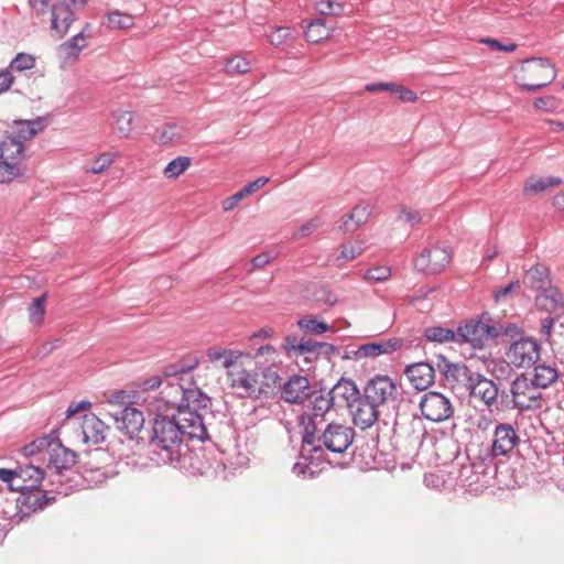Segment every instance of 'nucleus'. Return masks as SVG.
<instances>
[{
  "label": "nucleus",
  "mask_w": 564,
  "mask_h": 564,
  "mask_svg": "<svg viewBox=\"0 0 564 564\" xmlns=\"http://www.w3.org/2000/svg\"><path fill=\"white\" fill-rule=\"evenodd\" d=\"M208 437L200 413L180 411L167 415L156 413L152 424L151 446L158 459L174 468H185L188 456L187 440Z\"/></svg>",
  "instance_id": "obj_1"
},
{
  "label": "nucleus",
  "mask_w": 564,
  "mask_h": 564,
  "mask_svg": "<svg viewBox=\"0 0 564 564\" xmlns=\"http://www.w3.org/2000/svg\"><path fill=\"white\" fill-rule=\"evenodd\" d=\"M354 437V429L345 424L332 422L319 433L318 422L307 416L302 420V454L323 448L341 454L352 444Z\"/></svg>",
  "instance_id": "obj_2"
},
{
  "label": "nucleus",
  "mask_w": 564,
  "mask_h": 564,
  "mask_svg": "<svg viewBox=\"0 0 564 564\" xmlns=\"http://www.w3.org/2000/svg\"><path fill=\"white\" fill-rule=\"evenodd\" d=\"M186 376L187 373L165 372L161 390L144 399L143 402L147 409L153 413L189 411L188 409H183Z\"/></svg>",
  "instance_id": "obj_3"
},
{
  "label": "nucleus",
  "mask_w": 564,
  "mask_h": 564,
  "mask_svg": "<svg viewBox=\"0 0 564 564\" xmlns=\"http://www.w3.org/2000/svg\"><path fill=\"white\" fill-rule=\"evenodd\" d=\"M556 77L555 67L546 58L523 61L514 70V80L522 90L534 93L550 85Z\"/></svg>",
  "instance_id": "obj_4"
},
{
  "label": "nucleus",
  "mask_w": 564,
  "mask_h": 564,
  "mask_svg": "<svg viewBox=\"0 0 564 564\" xmlns=\"http://www.w3.org/2000/svg\"><path fill=\"white\" fill-rule=\"evenodd\" d=\"M24 145L21 140L0 141V183H10L23 175Z\"/></svg>",
  "instance_id": "obj_5"
},
{
  "label": "nucleus",
  "mask_w": 564,
  "mask_h": 564,
  "mask_svg": "<svg viewBox=\"0 0 564 564\" xmlns=\"http://www.w3.org/2000/svg\"><path fill=\"white\" fill-rule=\"evenodd\" d=\"M496 458L497 457L491 456L488 451H485V453L476 457L469 466L464 467L460 470L464 486L473 491L487 488L497 473Z\"/></svg>",
  "instance_id": "obj_6"
},
{
  "label": "nucleus",
  "mask_w": 564,
  "mask_h": 564,
  "mask_svg": "<svg viewBox=\"0 0 564 564\" xmlns=\"http://www.w3.org/2000/svg\"><path fill=\"white\" fill-rule=\"evenodd\" d=\"M497 337L496 324L487 314L457 328V344H468L475 349H481L489 339Z\"/></svg>",
  "instance_id": "obj_7"
},
{
  "label": "nucleus",
  "mask_w": 564,
  "mask_h": 564,
  "mask_svg": "<svg viewBox=\"0 0 564 564\" xmlns=\"http://www.w3.org/2000/svg\"><path fill=\"white\" fill-rule=\"evenodd\" d=\"M513 409L520 412L534 411L543 406L541 390L525 375L518 376L510 384Z\"/></svg>",
  "instance_id": "obj_8"
},
{
  "label": "nucleus",
  "mask_w": 564,
  "mask_h": 564,
  "mask_svg": "<svg viewBox=\"0 0 564 564\" xmlns=\"http://www.w3.org/2000/svg\"><path fill=\"white\" fill-rule=\"evenodd\" d=\"M362 392L382 411L393 406L399 394L397 383L386 375H377L368 380Z\"/></svg>",
  "instance_id": "obj_9"
},
{
  "label": "nucleus",
  "mask_w": 564,
  "mask_h": 564,
  "mask_svg": "<svg viewBox=\"0 0 564 564\" xmlns=\"http://www.w3.org/2000/svg\"><path fill=\"white\" fill-rule=\"evenodd\" d=\"M541 347L536 339L521 336L506 350L508 361L517 368H530L540 359Z\"/></svg>",
  "instance_id": "obj_10"
},
{
  "label": "nucleus",
  "mask_w": 564,
  "mask_h": 564,
  "mask_svg": "<svg viewBox=\"0 0 564 564\" xmlns=\"http://www.w3.org/2000/svg\"><path fill=\"white\" fill-rule=\"evenodd\" d=\"M422 415L432 422H444L454 414V405L449 398L436 391H429L421 397L419 403Z\"/></svg>",
  "instance_id": "obj_11"
},
{
  "label": "nucleus",
  "mask_w": 564,
  "mask_h": 564,
  "mask_svg": "<svg viewBox=\"0 0 564 564\" xmlns=\"http://www.w3.org/2000/svg\"><path fill=\"white\" fill-rule=\"evenodd\" d=\"M87 0H57L51 7V29L63 37L76 20L75 9L85 7Z\"/></svg>",
  "instance_id": "obj_12"
},
{
  "label": "nucleus",
  "mask_w": 564,
  "mask_h": 564,
  "mask_svg": "<svg viewBox=\"0 0 564 564\" xmlns=\"http://www.w3.org/2000/svg\"><path fill=\"white\" fill-rule=\"evenodd\" d=\"M452 259V251L445 246L425 248L414 261V267L424 273L442 272Z\"/></svg>",
  "instance_id": "obj_13"
},
{
  "label": "nucleus",
  "mask_w": 564,
  "mask_h": 564,
  "mask_svg": "<svg viewBox=\"0 0 564 564\" xmlns=\"http://www.w3.org/2000/svg\"><path fill=\"white\" fill-rule=\"evenodd\" d=\"M520 443L516 429L510 423H498L492 433L491 444L486 448L491 456L507 457Z\"/></svg>",
  "instance_id": "obj_14"
},
{
  "label": "nucleus",
  "mask_w": 564,
  "mask_h": 564,
  "mask_svg": "<svg viewBox=\"0 0 564 564\" xmlns=\"http://www.w3.org/2000/svg\"><path fill=\"white\" fill-rule=\"evenodd\" d=\"M349 412L354 424L361 430H366L378 422L379 416L383 411L369 400L366 393L362 392L354 403L349 404Z\"/></svg>",
  "instance_id": "obj_15"
},
{
  "label": "nucleus",
  "mask_w": 564,
  "mask_h": 564,
  "mask_svg": "<svg viewBox=\"0 0 564 564\" xmlns=\"http://www.w3.org/2000/svg\"><path fill=\"white\" fill-rule=\"evenodd\" d=\"M466 389L471 398L479 400L489 409L497 403V384L479 372L474 373Z\"/></svg>",
  "instance_id": "obj_16"
},
{
  "label": "nucleus",
  "mask_w": 564,
  "mask_h": 564,
  "mask_svg": "<svg viewBox=\"0 0 564 564\" xmlns=\"http://www.w3.org/2000/svg\"><path fill=\"white\" fill-rule=\"evenodd\" d=\"M113 417L117 427L131 440L138 437L144 425L143 413L133 406L123 408Z\"/></svg>",
  "instance_id": "obj_17"
},
{
  "label": "nucleus",
  "mask_w": 564,
  "mask_h": 564,
  "mask_svg": "<svg viewBox=\"0 0 564 564\" xmlns=\"http://www.w3.org/2000/svg\"><path fill=\"white\" fill-rule=\"evenodd\" d=\"M310 381L304 376L294 375L283 384L281 397L288 403H303L312 393Z\"/></svg>",
  "instance_id": "obj_18"
},
{
  "label": "nucleus",
  "mask_w": 564,
  "mask_h": 564,
  "mask_svg": "<svg viewBox=\"0 0 564 564\" xmlns=\"http://www.w3.org/2000/svg\"><path fill=\"white\" fill-rule=\"evenodd\" d=\"M229 378L231 380V386L241 390L247 397L258 398L263 392L256 371L242 368L238 370H230Z\"/></svg>",
  "instance_id": "obj_19"
},
{
  "label": "nucleus",
  "mask_w": 564,
  "mask_h": 564,
  "mask_svg": "<svg viewBox=\"0 0 564 564\" xmlns=\"http://www.w3.org/2000/svg\"><path fill=\"white\" fill-rule=\"evenodd\" d=\"M89 29L90 24L87 23L82 32L58 46L57 51L63 65H72L78 59L80 52L87 46L86 40L89 34H86V31Z\"/></svg>",
  "instance_id": "obj_20"
},
{
  "label": "nucleus",
  "mask_w": 564,
  "mask_h": 564,
  "mask_svg": "<svg viewBox=\"0 0 564 564\" xmlns=\"http://www.w3.org/2000/svg\"><path fill=\"white\" fill-rule=\"evenodd\" d=\"M45 462L47 467L54 468L56 471L68 468L75 464V453L67 449L56 438H51L50 447H47Z\"/></svg>",
  "instance_id": "obj_21"
},
{
  "label": "nucleus",
  "mask_w": 564,
  "mask_h": 564,
  "mask_svg": "<svg viewBox=\"0 0 564 564\" xmlns=\"http://www.w3.org/2000/svg\"><path fill=\"white\" fill-rule=\"evenodd\" d=\"M83 442L97 445L105 441L108 426L94 413L84 414L80 424Z\"/></svg>",
  "instance_id": "obj_22"
},
{
  "label": "nucleus",
  "mask_w": 564,
  "mask_h": 564,
  "mask_svg": "<svg viewBox=\"0 0 564 564\" xmlns=\"http://www.w3.org/2000/svg\"><path fill=\"white\" fill-rule=\"evenodd\" d=\"M405 375L416 390H426L435 381V370L427 362H417L405 368Z\"/></svg>",
  "instance_id": "obj_23"
},
{
  "label": "nucleus",
  "mask_w": 564,
  "mask_h": 564,
  "mask_svg": "<svg viewBox=\"0 0 564 564\" xmlns=\"http://www.w3.org/2000/svg\"><path fill=\"white\" fill-rule=\"evenodd\" d=\"M442 361L437 365L441 372L445 377L446 381L455 387L456 384H464L467 387L470 378L474 377V371H471L464 364H454L446 360L444 357H441Z\"/></svg>",
  "instance_id": "obj_24"
},
{
  "label": "nucleus",
  "mask_w": 564,
  "mask_h": 564,
  "mask_svg": "<svg viewBox=\"0 0 564 564\" xmlns=\"http://www.w3.org/2000/svg\"><path fill=\"white\" fill-rule=\"evenodd\" d=\"M210 399L195 384L193 378L187 373L185 378L184 403L183 409L195 411L207 409Z\"/></svg>",
  "instance_id": "obj_25"
},
{
  "label": "nucleus",
  "mask_w": 564,
  "mask_h": 564,
  "mask_svg": "<svg viewBox=\"0 0 564 564\" xmlns=\"http://www.w3.org/2000/svg\"><path fill=\"white\" fill-rule=\"evenodd\" d=\"M310 398V405L308 410L305 411L301 415L300 425L302 426V420L304 416L311 417L315 422L322 423L324 415L332 409L334 405V402L328 394V392L324 393L322 391L319 392H312Z\"/></svg>",
  "instance_id": "obj_26"
},
{
  "label": "nucleus",
  "mask_w": 564,
  "mask_h": 564,
  "mask_svg": "<svg viewBox=\"0 0 564 564\" xmlns=\"http://www.w3.org/2000/svg\"><path fill=\"white\" fill-rule=\"evenodd\" d=\"M535 304L538 308L561 315L564 313V302L562 294L555 288H546L540 291L535 296Z\"/></svg>",
  "instance_id": "obj_27"
},
{
  "label": "nucleus",
  "mask_w": 564,
  "mask_h": 564,
  "mask_svg": "<svg viewBox=\"0 0 564 564\" xmlns=\"http://www.w3.org/2000/svg\"><path fill=\"white\" fill-rule=\"evenodd\" d=\"M401 345L402 343L398 338L367 343L357 349L356 356L357 358L378 357L398 350Z\"/></svg>",
  "instance_id": "obj_28"
},
{
  "label": "nucleus",
  "mask_w": 564,
  "mask_h": 564,
  "mask_svg": "<svg viewBox=\"0 0 564 564\" xmlns=\"http://www.w3.org/2000/svg\"><path fill=\"white\" fill-rule=\"evenodd\" d=\"M44 473L40 467H36L32 464L25 465L24 467H20L17 469V480L15 482L20 484L19 492H24V490L37 489L43 480Z\"/></svg>",
  "instance_id": "obj_29"
},
{
  "label": "nucleus",
  "mask_w": 564,
  "mask_h": 564,
  "mask_svg": "<svg viewBox=\"0 0 564 564\" xmlns=\"http://www.w3.org/2000/svg\"><path fill=\"white\" fill-rule=\"evenodd\" d=\"M53 498L48 497L45 491L37 489L24 490L18 498V503L21 505V511L34 512L47 506Z\"/></svg>",
  "instance_id": "obj_30"
},
{
  "label": "nucleus",
  "mask_w": 564,
  "mask_h": 564,
  "mask_svg": "<svg viewBox=\"0 0 564 564\" xmlns=\"http://www.w3.org/2000/svg\"><path fill=\"white\" fill-rule=\"evenodd\" d=\"M328 394L334 403L336 400H343L349 409V404L354 403L355 400L358 399L360 391L351 379L341 378L328 391Z\"/></svg>",
  "instance_id": "obj_31"
},
{
  "label": "nucleus",
  "mask_w": 564,
  "mask_h": 564,
  "mask_svg": "<svg viewBox=\"0 0 564 564\" xmlns=\"http://www.w3.org/2000/svg\"><path fill=\"white\" fill-rule=\"evenodd\" d=\"M372 212V206L368 203H361L354 207L343 219L341 227L345 231H355L364 225Z\"/></svg>",
  "instance_id": "obj_32"
},
{
  "label": "nucleus",
  "mask_w": 564,
  "mask_h": 564,
  "mask_svg": "<svg viewBox=\"0 0 564 564\" xmlns=\"http://www.w3.org/2000/svg\"><path fill=\"white\" fill-rule=\"evenodd\" d=\"M111 117L115 131L122 138H129L134 130V112L117 109L111 112Z\"/></svg>",
  "instance_id": "obj_33"
},
{
  "label": "nucleus",
  "mask_w": 564,
  "mask_h": 564,
  "mask_svg": "<svg viewBox=\"0 0 564 564\" xmlns=\"http://www.w3.org/2000/svg\"><path fill=\"white\" fill-rule=\"evenodd\" d=\"M562 184V178L557 176H546V177H529L523 186L524 195H538L544 193L551 187H555Z\"/></svg>",
  "instance_id": "obj_34"
},
{
  "label": "nucleus",
  "mask_w": 564,
  "mask_h": 564,
  "mask_svg": "<svg viewBox=\"0 0 564 564\" xmlns=\"http://www.w3.org/2000/svg\"><path fill=\"white\" fill-rule=\"evenodd\" d=\"M558 378L557 369L546 364H539L534 367L530 380L540 389H546Z\"/></svg>",
  "instance_id": "obj_35"
},
{
  "label": "nucleus",
  "mask_w": 564,
  "mask_h": 564,
  "mask_svg": "<svg viewBox=\"0 0 564 564\" xmlns=\"http://www.w3.org/2000/svg\"><path fill=\"white\" fill-rule=\"evenodd\" d=\"M424 337L429 341L445 344L457 343V330L443 326H430L424 329Z\"/></svg>",
  "instance_id": "obj_36"
},
{
  "label": "nucleus",
  "mask_w": 564,
  "mask_h": 564,
  "mask_svg": "<svg viewBox=\"0 0 564 564\" xmlns=\"http://www.w3.org/2000/svg\"><path fill=\"white\" fill-rule=\"evenodd\" d=\"M524 283L538 291L546 289L550 283L547 269L542 265L532 267L524 278Z\"/></svg>",
  "instance_id": "obj_37"
},
{
  "label": "nucleus",
  "mask_w": 564,
  "mask_h": 564,
  "mask_svg": "<svg viewBox=\"0 0 564 564\" xmlns=\"http://www.w3.org/2000/svg\"><path fill=\"white\" fill-rule=\"evenodd\" d=\"M185 135L183 127L176 123H166L156 130L155 139L160 144L174 143Z\"/></svg>",
  "instance_id": "obj_38"
},
{
  "label": "nucleus",
  "mask_w": 564,
  "mask_h": 564,
  "mask_svg": "<svg viewBox=\"0 0 564 564\" xmlns=\"http://www.w3.org/2000/svg\"><path fill=\"white\" fill-rule=\"evenodd\" d=\"M107 28L111 30H127L134 25V17L119 10L107 14Z\"/></svg>",
  "instance_id": "obj_39"
},
{
  "label": "nucleus",
  "mask_w": 564,
  "mask_h": 564,
  "mask_svg": "<svg viewBox=\"0 0 564 564\" xmlns=\"http://www.w3.org/2000/svg\"><path fill=\"white\" fill-rule=\"evenodd\" d=\"M52 437H40L32 443L25 445L23 447V453L25 456H37V460L44 463L46 457L47 447H50V442Z\"/></svg>",
  "instance_id": "obj_40"
},
{
  "label": "nucleus",
  "mask_w": 564,
  "mask_h": 564,
  "mask_svg": "<svg viewBox=\"0 0 564 564\" xmlns=\"http://www.w3.org/2000/svg\"><path fill=\"white\" fill-rule=\"evenodd\" d=\"M46 296V293H44L34 299L28 308L30 323L35 326L41 325L44 321Z\"/></svg>",
  "instance_id": "obj_41"
},
{
  "label": "nucleus",
  "mask_w": 564,
  "mask_h": 564,
  "mask_svg": "<svg viewBox=\"0 0 564 564\" xmlns=\"http://www.w3.org/2000/svg\"><path fill=\"white\" fill-rule=\"evenodd\" d=\"M189 165L191 159L188 156H177L165 166L163 174L166 178L174 180L183 174Z\"/></svg>",
  "instance_id": "obj_42"
},
{
  "label": "nucleus",
  "mask_w": 564,
  "mask_h": 564,
  "mask_svg": "<svg viewBox=\"0 0 564 564\" xmlns=\"http://www.w3.org/2000/svg\"><path fill=\"white\" fill-rule=\"evenodd\" d=\"M116 158V153L104 152L94 159L93 164L86 167L85 172L88 174H100L113 164Z\"/></svg>",
  "instance_id": "obj_43"
},
{
  "label": "nucleus",
  "mask_w": 564,
  "mask_h": 564,
  "mask_svg": "<svg viewBox=\"0 0 564 564\" xmlns=\"http://www.w3.org/2000/svg\"><path fill=\"white\" fill-rule=\"evenodd\" d=\"M251 69V63L240 55H235L227 59L225 72L230 75H242Z\"/></svg>",
  "instance_id": "obj_44"
},
{
  "label": "nucleus",
  "mask_w": 564,
  "mask_h": 564,
  "mask_svg": "<svg viewBox=\"0 0 564 564\" xmlns=\"http://www.w3.org/2000/svg\"><path fill=\"white\" fill-rule=\"evenodd\" d=\"M328 31L325 28L323 19H316L312 21L305 31V37L311 43H318L323 39L327 37Z\"/></svg>",
  "instance_id": "obj_45"
},
{
  "label": "nucleus",
  "mask_w": 564,
  "mask_h": 564,
  "mask_svg": "<svg viewBox=\"0 0 564 564\" xmlns=\"http://www.w3.org/2000/svg\"><path fill=\"white\" fill-rule=\"evenodd\" d=\"M296 350V356H294V358L304 357L308 362H312L319 356L317 341L312 339H301Z\"/></svg>",
  "instance_id": "obj_46"
},
{
  "label": "nucleus",
  "mask_w": 564,
  "mask_h": 564,
  "mask_svg": "<svg viewBox=\"0 0 564 564\" xmlns=\"http://www.w3.org/2000/svg\"><path fill=\"white\" fill-rule=\"evenodd\" d=\"M35 66V58L26 53H19L10 63V72H22L31 69Z\"/></svg>",
  "instance_id": "obj_47"
},
{
  "label": "nucleus",
  "mask_w": 564,
  "mask_h": 564,
  "mask_svg": "<svg viewBox=\"0 0 564 564\" xmlns=\"http://www.w3.org/2000/svg\"><path fill=\"white\" fill-rule=\"evenodd\" d=\"M297 325L301 329L316 335L323 334L330 328L325 322L314 318H301L297 322Z\"/></svg>",
  "instance_id": "obj_48"
},
{
  "label": "nucleus",
  "mask_w": 564,
  "mask_h": 564,
  "mask_svg": "<svg viewBox=\"0 0 564 564\" xmlns=\"http://www.w3.org/2000/svg\"><path fill=\"white\" fill-rule=\"evenodd\" d=\"M391 269L388 267H376L362 274V279L368 282H384L391 276Z\"/></svg>",
  "instance_id": "obj_49"
},
{
  "label": "nucleus",
  "mask_w": 564,
  "mask_h": 564,
  "mask_svg": "<svg viewBox=\"0 0 564 564\" xmlns=\"http://www.w3.org/2000/svg\"><path fill=\"white\" fill-rule=\"evenodd\" d=\"M242 356H249V354H243L242 351L239 350L228 349L221 359L223 367L226 368L228 372L230 370L240 369V367H238V361Z\"/></svg>",
  "instance_id": "obj_50"
},
{
  "label": "nucleus",
  "mask_w": 564,
  "mask_h": 564,
  "mask_svg": "<svg viewBox=\"0 0 564 564\" xmlns=\"http://www.w3.org/2000/svg\"><path fill=\"white\" fill-rule=\"evenodd\" d=\"M340 249H341L340 254L337 258V261L340 259H343L345 261L354 260L357 257H359L364 251V248L361 247V245L350 243V242L341 245Z\"/></svg>",
  "instance_id": "obj_51"
},
{
  "label": "nucleus",
  "mask_w": 564,
  "mask_h": 564,
  "mask_svg": "<svg viewBox=\"0 0 564 564\" xmlns=\"http://www.w3.org/2000/svg\"><path fill=\"white\" fill-rule=\"evenodd\" d=\"M496 329L498 330V337L500 335H505L510 337L511 341L518 339L522 336V328L517 324L508 323V324H497Z\"/></svg>",
  "instance_id": "obj_52"
},
{
  "label": "nucleus",
  "mask_w": 564,
  "mask_h": 564,
  "mask_svg": "<svg viewBox=\"0 0 564 564\" xmlns=\"http://www.w3.org/2000/svg\"><path fill=\"white\" fill-rule=\"evenodd\" d=\"M321 226L319 218H312L308 221H306L304 225L301 226V228L293 234L294 238H304L310 235H312L314 231L318 229Z\"/></svg>",
  "instance_id": "obj_53"
},
{
  "label": "nucleus",
  "mask_w": 564,
  "mask_h": 564,
  "mask_svg": "<svg viewBox=\"0 0 564 564\" xmlns=\"http://www.w3.org/2000/svg\"><path fill=\"white\" fill-rule=\"evenodd\" d=\"M316 9L322 14H339L343 6L332 0H321L316 3Z\"/></svg>",
  "instance_id": "obj_54"
},
{
  "label": "nucleus",
  "mask_w": 564,
  "mask_h": 564,
  "mask_svg": "<svg viewBox=\"0 0 564 564\" xmlns=\"http://www.w3.org/2000/svg\"><path fill=\"white\" fill-rule=\"evenodd\" d=\"M29 7L32 11V14L36 18L43 17L51 11V0H29Z\"/></svg>",
  "instance_id": "obj_55"
},
{
  "label": "nucleus",
  "mask_w": 564,
  "mask_h": 564,
  "mask_svg": "<svg viewBox=\"0 0 564 564\" xmlns=\"http://www.w3.org/2000/svg\"><path fill=\"white\" fill-rule=\"evenodd\" d=\"M0 479L8 484V487L12 491H19L21 489L20 484L17 480V469L0 468Z\"/></svg>",
  "instance_id": "obj_56"
},
{
  "label": "nucleus",
  "mask_w": 564,
  "mask_h": 564,
  "mask_svg": "<svg viewBox=\"0 0 564 564\" xmlns=\"http://www.w3.org/2000/svg\"><path fill=\"white\" fill-rule=\"evenodd\" d=\"M480 43L486 44L492 51L513 52L517 47L514 43L503 44L496 39H481Z\"/></svg>",
  "instance_id": "obj_57"
},
{
  "label": "nucleus",
  "mask_w": 564,
  "mask_h": 564,
  "mask_svg": "<svg viewBox=\"0 0 564 564\" xmlns=\"http://www.w3.org/2000/svg\"><path fill=\"white\" fill-rule=\"evenodd\" d=\"M290 35V29L282 26L278 28L274 32H272L271 35L269 36V40L272 45L279 46L285 43Z\"/></svg>",
  "instance_id": "obj_58"
},
{
  "label": "nucleus",
  "mask_w": 564,
  "mask_h": 564,
  "mask_svg": "<svg viewBox=\"0 0 564 564\" xmlns=\"http://www.w3.org/2000/svg\"><path fill=\"white\" fill-rule=\"evenodd\" d=\"M392 94H397L399 99L404 102H414L417 99V96L414 91L405 88L402 85L394 84Z\"/></svg>",
  "instance_id": "obj_59"
},
{
  "label": "nucleus",
  "mask_w": 564,
  "mask_h": 564,
  "mask_svg": "<svg viewBox=\"0 0 564 564\" xmlns=\"http://www.w3.org/2000/svg\"><path fill=\"white\" fill-rule=\"evenodd\" d=\"M245 197H247L245 191L241 188L240 191H238L237 193H235L234 195L227 197L226 199L223 200L221 203V207L225 212H229V210H232L237 205L238 203L243 199Z\"/></svg>",
  "instance_id": "obj_60"
},
{
  "label": "nucleus",
  "mask_w": 564,
  "mask_h": 564,
  "mask_svg": "<svg viewBox=\"0 0 564 564\" xmlns=\"http://www.w3.org/2000/svg\"><path fill=\"white\" fill-rule=\"evenodd\" d=\"M534 108L545 111H553L556 108V100L552 96L539 97L533 101Z\"/></svg>",
  "instance_id": "obj_61"
},
{
  "label": "nucleus",
  "mask_w": 564,
  "mask_h": 564,
  "mask_svg": "<svg viewBox=\"0 0 564 564\" xmlns=\"http://www.w3.org/2000/svg\"><path fill=\"white\" fill-rule=\"evenodd\" d=\"M269 181V177L262 176L254 180L253 182L248 183L242 187V189L245 191L246 195L249 196L257 192L259 188L263 187L265 184H268Z\"/></svg>",
  "instance_id": "obj_62"
},
{
  "label": "nucleus",
  "mask_w": 564,
  "mask_h": 564,
  "mask_svg": "<svg viewBox=\"0 0 564 564\" xmlns=\"http://www.w3.org/2000/svg\"><path fill=\"white\" fill-rule=\"evenodd\" d=\"M300 345V340L297 339L296 336H293V335H289L285 337V340H284V350L286 352V355L291 358H294V356H296V347Z\"/></svg>",
  "instance_id": "obj_63"
},
{
  "label": "nucleus",
  "mask_w": 564,
  "mask_h": 564,
  "mask_svg": "<svg viewBox=\"0 0 564 564\" xmlns=\"http://www.w3.org/2000/svg\"><path fill=\"white\" fill-rule=\"evenodd\" d=\"M13 76L9 69L0 70V94L8 91L13 84Z\"/></svg>",
  "instance_id": "obj_64"
}]
</instances>
